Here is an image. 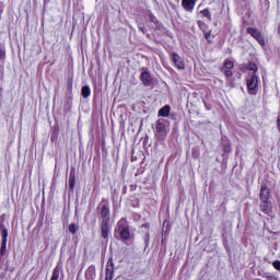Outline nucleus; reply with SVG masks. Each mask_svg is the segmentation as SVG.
I'll return each mask as SVG.
<instances>
[{"instance_id":"nucleus-1","label":"nucleus","mask_w":280,"mask_h":280,"mask_svg":"<svg viewBox=\"0 0 280 280\" xmlns=\"http://www.w3.org/2000/svg\"><path fill=\"white\" fill-rule=\"evenodd\" d=\"M115 236L120 237L122 242H128L130 240V225H128V220L126 218L120 219L115 229Z\"/></svg>"},{"instance_id":"nucleus-2","label":"nucleus","mask_w":280,"mask_h":280,"mask_svg":"<svg viewBox=\"0 0 280 280\" xmlns=\"http://www.w3.org/2000/svg\"><path fill=\"white\" fill-rule=\"evenodd\" d=\"M155 136L160 141H165V137H167V128H165V124L161 120H158L155 125Z\"/></svg>"},{"instance_id":"nucleus-3","label":"nucleus","mask_w":280,"mask_h":280,"mask_svg":"<svg viewBox=\"0 0 280 280\" xmlns=\"http://www.w3.org/2000/svg\"><path fill=\"white\" fill-rule=\"evenodd\" d=\"M247 34H250L255 38V40H257V43H259V45H261V47L266 46V42L264 40V35H261V32H259V30L248 27Z\"/></svg>"},{"instance_id":"nucleus-4","label":"nucleus","mask_w":280,"mask_h":280,"mask_svg":"<svg viewBox=\"0 0 280 280\" xmlns=\"http://www.w3.org/2000/svg\"><path fill=\"white\" fill-rule=\"evenodd\" d=\"M98 209H101V222H110V207L108 206V203H101L98 206Z\"/></svg>"},{"instance_id":"nucleus-5","label":"nucleus","mask_w":280,"mask_h":280,"mask_svg":"<svg viewBox=\"0 0 280 280\" xmlns=\"http://www.w3.org/2000/svg\"><path fill=\"white\" fill-rule=\"evenodd\" d=\"M115 279V264L113 262V257L107 260L105 280Z\"/></svg>"},{"instance_id":"nucleus-6","label":"nucleus","mask_w":280,"mask_h":280,"mask_svg":"<svg viewBox=\"0 0 280 280\" xmlns=\"http://www.w3.org/2000/svg\"><path fill=\"white\" fill-rule=\"evenodd\" d=\"M171 60L173 62V65L176 67V69H185V63L183 62V59L180 58V56L176 52H173L171 55Z\"/></svg>"},{"instance_id":"nucleus-7","label":"nucleus","mask_w":280,"mask_h":280,"mask_svg":"<svg viewBox=\"0 0 280 280\" xmlns=\"http://www.w3.org/2000/svg\"><path fill=\"white\" fill-rule=\"evenodd\" d=\"M101 235L104 240H108V235H110V222H101Z\"/></svg>"},{"instance_id":"nucleus-8","label":"nucleus","mask_w":280,"mask_h":280,"mask_svg":"<svg viewBox=\"0 0 280 280\" xmlns=\"http://www.w3.org/2000/svg\"><path fill=\"white\" fill-rule=\"evenodd\" d=\"M196 1L198 0H182V8L186 10V12H194V9L196 8Z\"/></svg>"},{"instance_id":"nucleus-9","label":"nucleus","mask_w":280,"mask_h":280,"mask_svg":"<svg viewBox=\"0 0 280 280\" xmlns=\"http://www.w3.org/2000/svg\"><path fill=\"white\" fill-rule=\"evenodd\" d=\"M140 80L143 86H152V77L150 75V72L143 71L141 73Z\"/></svg>"},{"instance_id":"nucleus-10","label":"nucleus","mask_w":280,"mask_h":280,"mask_svg":"<svg viewBox=\"0 0 280 280\" xmlns=\"http://www.w3.org/2000/svg\"><path fill=\"white\" fill-rule=\"evenodd\" d=\"M259 82V78L256 74H253L250 79L247 80V89L249 91H255L257 89V84Z\"/></svg>"},{"instance_id":"nucleus-11","label":"nucleus","mask_w":280,"mask_h":280,"mask_svg":"<svg viewBox=\"0 0 280 280\" xmlns=\"http://www.w3.org/2000/svg\"><path fill=\"white\" fill-rule=\"evenodd\" d=\"M270 198V189L266 185L260 186V200H268Z\"/></svg>"},{"instance_id":"nucleus-12","label":"nucleus","mask_w":280,"mask_h":280,"mask_svg":"<svg viewBox=\"0 0 280 280\" xmlns=\"http://www.w3.org/2000/svg\"><path fill=\"white\" fill-rule=\"evenodd\" d=\"M8 228L5 224H3V222H0V236L2 237V242H8Z\"/></svg>"},{"instance_id":"nucleus-13","label":"nucleus","mask_w":280,"mask_h":280,"mask_svg":"<svg viewBox=\"0 0 280 280\" xmlns=\"http://www.w3.org/2000/svg\"><path fill=\"white\" fill-rule=\"evenodd\" d=\"M86 280H95V266H90L85 271Z\"/></svg>"},{"instance_id":"nucleus-14","label":"nucleus","mask_w":280,"mask_h":280,"mask_svg":"<svg viewBox=\"0 0 280 280\" xmlns=\"http://www.w3.org/2000/svg\"><path fill=\"white\" fill-rule=\"evenodd\" d=\"M260 210L266 215H268V213H270V203L268 202V200H261Z\"/></svg>"},{"instance_id":"nucleus-15","label":"nucleus","mask_w":280,"mask_h":280,"mask_svg":"<svg viewBox=\"0 0 280 280\" xmlns=\"http://www.w3.org/2000/svg\"><path fill=\"white\" fill-rule=\"evenodd\" d=\"M170 110H172V107H170V105L163 106L159 110V117H170Z\"/></svg>"},{"instance_id":"nucleus-16","label":"nucleus","mask_w":280,"mask_h":280,"mask_svg":"<svg viewBox=\"0 0 280 280\" xmlns=\"http://www.w3.org/2000/svg\"><path fill=\"white\" fill-rule=\"evenodd\" d=\"M69 189L73 191L75 189V172H70V178H69Z\"/></svg>"},{"instance_id":"nucleus-17","label":"nucleus","mask_w":280,"mask_h":280,"mask_svg":"<svg viewBox=\"0 0 280 280\" xmlns=\"http://www.w3.org/2000/svg\"><path fill=\"white\" fill-rule=\"evenodd\" d=\"M81 94H82V97H84L85 100L86 97H91V88L89 85H84L81 89Z\"/></svg>"},{"instance_id":"nucleus-18","label":"nucleus","mask_w":280,"mask_h":280,"mask_svg":"<svg viewBox=\"0 0 280 280\" xmlns=\"http://www.w3.org/2000/svg\"><path fill=\"white\" fill-rule=\"evenodd\" d=\"M198 14L200 16H202L203 19H208V21H211V11H209V9H203V10L199 11Z\"/></svg>"},{"instance_id":"nucleus-19","label":"nucleus","mask_w":280,"mask_h":280,"mask_svg":"<svg viewBox=\"0 0 280 280\" xmlns=\"http://www.w3.org/2000/svg\"><path fill=\"white\" fill-rule=\"evenodd\" d=\"M5 250H8V241H2L1 247H0V256L1 257H3L5 255Z\"/></svg>"},{"instance_id":"nucleus-20","label":"nucleus","mask_w":280,"mask_h":280,"mask_svg":"<svg viewBox=\"0 0 280 280\" xmlns=\"http://www.w3.org/2000/svg\"><path fill=\"white\" fill-rule=\"evenodd\" d=\"M245 69H247V71H253L254 75L255 73H257V65L249 62L245 66Z\"/></svg>"},{"instance_id":"nucleus-21","label":"nucleus","mask_w":280,"mask_h":280,"mask_svg":"<svg viewBox=\"0 0 280 280\" xmlns=\"http://www.w3.org/2000/svg\"><path fill=\"white\" fill-rule=\"evenodd\" d=\"M234 67H235V63H233V61H231V60L224 61V69L231 70V69H233Z\"/></svg>"},{"instance_id":"nucleus-22","label":"nucleus","mask_w":280,"mask_h":280,"mask_svg":"<svg viewBox=\"0 0 280 280\" xmlns=\"http://www.w3.org/2000/svg\"><path fill=\"white\" fill-rule=\"evenodd\" d=\"M60 277V271L58 270V268H55L51 275L50 280H58Z\"/></svg>"},{"instance_id":"nucleus-23","label":"nucleus","mask_w":280,"mask_h":280,"mask_svg":"<svg viewBox=\"0 0 280 280\" xmlns=\"http://www.w3.org/2000/svg\"><path fill=\"white\" fill-rule=\"evenodd\" d=\"M69 232L72 234V235H75V233H78V226L75 225V223H71L69 225Z\"/></svg>"},{"instance_id":"nucleus-24","label":"nucleus","mask_w":280,"mask_h":280,"mask_svg":"<svg viewBox=\"0 0 280 280\" xmlns=\"http://www.w3.org/2000/svg\"><path fill=\"white\" fill-rule=\"evenodd\" d=\"M0 62H5V50L0 48Z\"/></svg>"},{"instance_id":"nucleus-25","label":"nucleus","mask_w":280,"mask_h":280,"mask_svg":"<svg viewBox=\"0 0 280 280\" xmlns=\"http://www.w3.org/2000/svg\"><path fill=\"white\" fill-rule=\"evenodd\" d=\"M144 244L148 246L150 244V233L145 232L144 234Z\"/></svg>"},{"instance_id":"nucleus-26","label":"nucleus","mask_w":280,"mask_h":280,"mask_svg":"<svg viewBox=\"0 0 280 280\" xmlns=\"http://www.w3.org/2000/svg\"><path fill=\"white\" fill-rule=\"evenodd\" d=\"M272 266L276 268V270H280V260L273 261Z\"/></svg>"},{"instance_id":"nucleus-27","label":"nucleus","mask_w":280,"mask_h":280,"mask_svg":"<svg viewBox=\"0 0 280 280\" xmlns=\"http://www.w3.org/2000/svg\"><path fill=\"white\" fill-rule=\"evenodd\" d=\"M138 28L140 30V32H142V34H147L148 33V28H145V26L138 25Z\"/></svg>"},{"instance_id":"nucleus-28","label":"nucleus","mask_w":280,"mask_h":280,"mask_svg":"<svg viewBox=\"0 0 280 280\" xmlns=\"http://www.w3.org/2000/svg\"><path fill=\"white\" fill-rule=\"evenodd\" d=\"M224 75H225V78H232L233 71H231V70H225V71H224Z\"/></svg>"},{"instance_id":"nucleus-29","label":"nucleus","mask_w":280,"mask_h":280,"mask_svg":"<svg viewBox=\"0 0 280 280\" xmlns=\"http://www.w3.org/2000/svg\"><path fill=\"white\" fill-rule=\"evenodd\" d=\"M198 156H200V153L196 149H192V158L198 159Z\"/></svg>"},{"instance_id":"nucleus-30","label":"nucleus","mask_w":280,"mask_h":280,"mask_svg":"<svg viewBox=\"0 0 280 280\" xmlns=\"http://www.w3.org/2000/svg\"><path fill=\"white\" fill-rule=\"evenodd\" d=\"M197 25H198V27L202 28V27H205V22L199 20V21H197Z\"/></svg>"},{"instance_id":"nucleus-31","label":"nucleus","mask_w":280,"mask_h":280,"mask_svg":"<svg viewBox=\"0 0 280 280\" xmlns=\"http://www.w3.org/2000/svg\"><path fill=\"white\" fill-rule=\"evenodd\" d=\"M150 21H151V23H156V16H154V15H150Z\"/></svg>"},{"instance_id":"nucleus-32","label":"nucleus","mask_w":280,"mask_h":280,"mask_svg":"<svg viewBox=\"0 0 280 280\" xmlns=\"http://www.w3.org/2000/svg\"><path fill=\"white\" fill-rule=\"evenodd\" d=\"M141 229H150V225H149L148 223L142 224V225H141Z\"/></svg>"},{"instance_id":"nucleus-33","label":"nucleus","mask_w":280,"mask_h":280,"mask_svg":"<svg viewBox=\"0 0 280 280\" xmlns=\"http://www.w3.org/2000/svg\"><path fill=\"white\" fill-rule=\"evenodd\" d=\"M277 126H278V130L280 132V118H278V120H277Z\"/></svg>"},{"instance_id":"nucleus-34","label":"nucleus","mask_w":280,"mask_h":280,"mask_svg":"<svg viewBox=\"0 0 280 280\" xmlns=\"http://www.w3.org/2000/svg\"><path fill=\"white\" fill-rule=\"evenodd\" d=\"M1 14H3V10L0 9V21H1Z\"/></svg>"},{"instance_id":"nucleus-35","label":"nucleus","mask_w":280,"mask_h":280,"mask_svg":"<svg viewBox=\"0 0 280 280\" xmlns=\"http://www.w3.org/2000/svg\"><path fill=\"white\" fill-rule=\"evenodd\" d=\"M225 152H229V147H225Z\"/></svg>"},{"instance_id":"nucleus-36","label":"nucleus","mask_w":280,"mask_h":280,"mask_svg":"<svg viewBox=\"0 0 280 280\" xmlns=\"http://www.w3.org/2000/svg\"><path fill=\"white\" fill-rule=\"evenodd\" d=\"M45 1H49V0H45Z\"/></svg>"}]
</instances>
